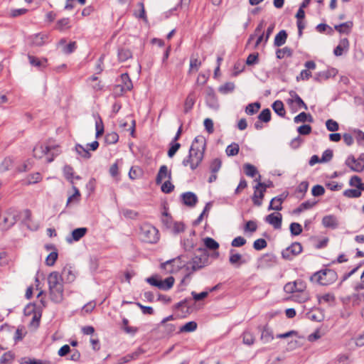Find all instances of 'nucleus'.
Returning <instances> with one entry per match:
<instances>
[{"instance_id":"0eeeda50","label":"nucleus","mask_w":364,"mask_h":364,"mask_svg":"<svg viewBox=\"0 0 364 364\" xmlns=\"http://www.w3.org/2000/svg\"><path fill=\"white\" fill-rule=\"evenodd\" d=\"M306 289V283L300 279L289 282L284 287V291L287 294H292V295L295 294L299 291L305 290Z\"/></svg>"},{"instance_id":"c756f323","label":"nucleus","mask_w":364,"mask_h":364,"mask_svg":"<svg viewBox=\"0 0 364 364\" xmlns=\"http://www.w3.org/2000/svg\"><path fill=\"white\" fill-rule=\"evenodd\" d=\"M195 235V231L191 232L189 237L185 239L182 242V245L186 251H191L195 246V242L193 236Z\"/></svg>"},{"instance_id":"a211bd4d","label":"nucleus","mask_w":364,"mask_h":364,"mask_svg":"<svg viewBox=\"0 0 364 364\" xmlns=\"http://www.w3.org/2000/svg\"><path fill=\"white\" fill-rule=\"evenodd\" d=\"M87 232V229L86 228H79L73 230L71 232V235L67 237L66 241L68 243H72L73 242L79 241L82 237H83Z\"/></svg>"},{"instance_id":"393cba45","label":"nucleus","mask_w":364,"mask_h":364,"mask_svg":"<svg viewBox=\"0 0 364 364\" xmlns=\"http://www.w3.org/2000/svg\"><path fill=\"white\" fill-rule=\"evenodd\" d=\"M182 199L185 205L194 206L198 200L196 195L192 192H186L182 194Z\"/></svg>"},{"instance_id":"bb28decb","label":"nucleus","mask_w":364,"mask_h":364,"mask_svg":"<svg viewBox=\"0 0 364 364\" xmlns=\"http://www.w3.org/2000/svg\"><path fill=\"white\" fill-rule=\"evenodd\" d=\"M47 38L48 36L46 34L41 33L33 35L31 37V41L33 45L36 46H41L46 43Z\"/></svg>"},{"instance_id":"aec40b11","label":"nucleus","mask_w":364,"mask_h":364,"mask_svg":"<svg viewBox=\"0 0 364 364\" xmlns=\"http://www.w3.org/2000/svg\"><path fill=\"white\" fill-rule=\"evenodd\" d=\"M322 224L325 228L336 229L338 226V221L335 215H328L323 218Z\"/></svg>"},{"instance_id":"9d476101","label":"nucleus","mask_w":364,"mask_h":364,"mask_svg":"<svg viewBox=\"0 0 364 364\" xmlns=\"http://www.w3.org/2000/svg\"><path fill=\"white\" fill-rule=\"evenodd\" d=\"M255 38H257L254 46L255 48L258 47L262 42L264 43L265 36L262 24H259L254 33L250 36L247 43L250 44Z\"/></svg>"},{"instance_id":"473e14b6","label":"nucleus","mask_w":364,"mask_h":364,"mask_svg":"<svg viewBox=\"0 0 364 364\" xmlns=\"http://www.w3.org/2000/svg\"><path fill=\"white\" fill-rule=\"evenodd\" d=\"M119 62H124L132 57V54L129 49L120 48L117 53Z\"/></svg>"},{"instance_id":"de8ad7c7","label":"nucleus","mask_w":364,"mask_h":364,"mask_svg":"<svg viewBox=\"0 0 364 364\" xmlns=\"http://www.w3.org/2000/svg\"><path fill=\"white\" fill-rule=\"evenodd\" d=\"M306 121L312 122L313 118L310 114H307L305 112H301L300 114L296 115L294 119V122L295 123L305 122Z\"/></svg>"},{"instance_id":"338daca9","label":"nucleus","mask_w":364,"mask_h":364,"mask_svg":"<svg viewBox=\"0 0 364 364\" xmlns=\"http://www.w3.org/2000/svg\"><path fill=\"white\" fill-rule=\"evenodd\" d=\"M57 258L58 252L56 251L51 252L46 259V264L48 266H53L54 265Z\"/></svg>"},{"instance_id":"39448f33","label":"nucleus","mask_w":364,"mask_h":364,"mask_svg":"<svg viewBox=\"0 0 364 364\" xmlns=\"http://www.w3.org/2000/svg\"><path fill=\"white\" fill-rule=\"evenodd\" d=\"M183 266L184 262H182L181 257H178L162 263L161 267L167 272L173 273L179 270Z\"/></svg>"},{"instance_id":"4d7b16f0","label":"nucleus","mask_w":364,"mask_h":364,"mask_svg":"<svg viewBox=\"0 0 364 364\" xmlns=\"http://www.w3.org/2000/svg\"><path fill=\"white\" fill-rule=\"evenodd\" d=\"M316 204L315 201H305L302 203L295 210L296 213H301L305 210H308L314 207Z\"/></svg>"},{"instance_id":"37998d69","label":"nucleus","mask_w":364,"mask_h":364,"mask_svg":"<svg viewBox=\"0 0 364 364\" xmlns=\"http://www.w3.org/2000/svg\"><path fill=\"white\" fill-rule=\"evenodd\" d=\"M317 298H318V301L319 304H322V303L331 304L335 301L334 295L331 293H327L322 296L318 295Z\"/></svg>"},{"instance_id":"cd10ccee","label":"nucleus","mask_w":364,"mask_h":364,"mask_svg":"<svg viewBox=\"0 0 364 364\" xmlns=\"http://www.w3.org/2000/svg\"><path fill=\"white\" fill-rule=\"evenodd\" d=\"M261 339L264 343H267L274 340L273 331L267 326H264L262 333Z\"/></svg>"},{"instance_id":"f3484780","label":"nucleus","mask_w":364,"mask_h":364,"mask_svg":"<svg viewBox=\"0 0 364 364\" xmlns=\"http://www.w3.org/2000/svg\"><path fill=\"white\" fill-rule=\"evenodd\" d=\"M265 221L272 225L275 229H280L282 216L280 213H272L266 216Z\"/></svg>"},{"instance_id":"c85d7f7f","label":"nucleus","mask_w":364,"mask_h":364,"mask_svg":"<svg viewBox=\"0 0 364 364\" xmlns=\"http://www.w3.org/2000/svg\"><path fill=\"white\" fill-rule=\"evenodd\" d=\"M48 146L49 155L47 156V162L50 163L54 160L55 157L60 154L61 150L58 145H48Z\"/></svg>"},{"instance_id":"6ab92c4d","label":"nucleus","mask_w":364,"mask_h":364,"mask_svg":"<svg viewBox=\"0 0 364 364\" xmlns=\"http://www.w3.org/2000/svg\"><path fill=\"white\" fill-rule=\"evenodd\" d=\"M167 178L168 180H171V172L168 170V167L166 165H162L157 173L156 182L157 184L161 183L162 181Z\"/></svg>"},{"instance_id":"2eb2a0df","label":"nucleus","mask_w":364,"mask_h":364,"mask_svg":"<svg viewBox=\"0 0 364 364\" xmlns=\"http://www.w3.org/2000/svg\"><path fill=\"white\" fill-rule=\"evenodd\" d=\"M122 85L116 86L115 90L117 92L120 93L130 90L132 88V82L127 73L122 74L121 75Z\"/></svg>"},{"instance_id":"6e6552de","label":"nucleus","mask_w":364,"mask_h":364,"mask_svg":"<svg viewBox=\"0 0 364 364\" xmlns=\"http://www.w3.org/2000/svg\"><path fill=\"white\" fill-rule=\"evenodd\" d=\"M205 100L208 106L213 109H218L219 104L214 90L208 87L205 89Z\"/></svg>"},{"instance_id":"4be33fe9","label":"nucleus","mask_w":364,"mask_h":364,"mask_svg":"<svg viewBox=\"0 0 364 364\" xmlns=\"http://www.w3.org/2000/svg\"><path fill=\"white\" fill-rule=\"evenodd\" d=\"M229 262L231 264L240 267L242 264L245 263V261L242 259V256L236 253L235 250L232 249L230 250V258Z\"/></svg>"},{"instance_id":"20e7f679","label":"nucleus","mask_w":364,"mask_h":364,"mask_svg":"<svg viewBox=\"0 0 364 364\" xmlns=\"http://www.w3.org/2000/svg\"><path fill=\"white\" fill-rule=\"evenodd\" d=\"M198 251L200 252V255L193 257L189 263L194 271L206 266L208 262V255L205 253V249L199 248Z\"/></svg>"},{"instance_id":"c9c22d12","label":"nucleus","mask_w":364,"mask_h":364,"mask_svg":"<svg viewBox=\"0 0 364 364\" xmlns=\"http://www.w3.org/2000/svg\"><path fill=\"white\" fill-rule=\"evenodd\" d=\"M308 319L313 321H321L323 319V316L320 311H311L306 314Z\"/></svg>"},{"instance_id":"864d4df0","label":"nucleus","mask_w":364,"mask_h":364,"mask_svg":"<svg viewBox=\"0 0 364 364\" xmlns=\"http://www.w3.org/2000/svg\"><path fill=\"white\" fill-rule=\"evenodd\" d=\"M161 284L162 287H158L159 289L163 290H168L173 287L174 284V278L173 277H167L164 281L161 280Z\"/></svg>"},{"instance_id":"f704fd0d","label":"nucleus","mask_w":364,"mask_h":364,"mask_svg":"<svg viewBox=\"0 0 364 364\" xmlns=\"http://www.w3.org/2000/svg\"><path fill=\"white\" fill-rule=\"evenodd\" d=\"M337 73V70L334 68H331L327 70H324L318 73L316 75V79L327 80L332 76H335Z\"/></svg>"},{"instance_id":"5fc2aeb1","label":"nucleus","mask_w":364,"mask_h":364,"mask_svg":"<svg viewBox=\"0 0 364 364\" xmlns=\"http://www.w3.org/2000/svg\"><path fill=\"white\" fill-rule=\"evenodd\" d=\"M260 108V104L258 102L249 104L245 109V112L249 115H252L258 112Z\"/></svg>"},{"instance_id":"72a5a7b5","label":"nucleus","mask_w":364,"mask_h":364,"mask_svg":"<svg viewBox=\"0 0 364 364\" xmlns=\"http://www.w3.org/2000/svg\"><path fill=\"white\" fill-rule=\"evenodd\" d=\"M185 230V225L181 222H175L173 221V223H171V225L168 228V230H170L173 234H178L182 232H183Z\"/></svg>"},{"instance_id":"774afa93","label":"nucleus","mask_w":364,"mask_h":364,"mask_svg":"<svg viewBox=\"0 0 364 364\" xmlns=\"http://www.w3.org/2000/svg\"><path fill=\"white\" fill-rule=\"evenodd\" d=\"M20 364H50L48 361H42L40 360L36 359H28L21 358L20 360Z\"/></svg>"},{"instance_id":"052dcab7","label":"nucleus","mask_w":364,"mask_h":364,"mask_svg":"<svg viewBox=\"0 0 364 364\" xmlns=\"http://www.w3.org/2000/svg\"><path fill=\"white\" fill-rule=\"evenodd\" d=\"M282 204L280 199L273 198L270 201L269 210H281L282 208Z\"/></svg>"},{"instance_id":"c03bdc74","label":"nucleus","mask_w":364,"mask_h":364,"mask_svg":"<svg viewBox=\"0 0 364 364\" xmlns=\"http://www.w3.org/2000/svg\"><path fill=\"white\" fill-rule=\"evenodd\" d=\"M195 104V99L193 94L191 93L188 95L184 103V112L188 113L193 108Z\"/></svg>"},{"instance_id":"dca6fc26","label":"nucleus","mask_w":364,"mask_h":364,"mask_svg":"<svg viewBox=\"0 0 364 364\" xmlns=\"http://www.w3.org/2000/svg\"><path fill=\"white\" fill-rule=\"evenodd\" d=\"M134 16L136 17V18L142 22L147 23L148 22V18L146 16V13L144 8V4L143 2H138L136 9L134 11Z\"/></svg>"},{"instance_id":"ea45409f","label":"nucleus","mask_w":364,"mask_h":364,"mask_svg":"<svg viewBox=\"0 0 364 364\" xmlns=\"http://www.w3.org/2000/svg\"><path fill=\"white\" fill-rule=\"evenodd\" d=\"M16 222V215L14 213H7L4 217V223L6 228H9L14 225Z\"/></svg>"},{"instance_id":"4c0bfd02","label":"nucleus","mask_w":364,"mask_h":364,"mask_svg":"<svg viewBox=\"0 0 364 364\" xmlns=\"http://www.w3.org/2000/svg\"><path fill=\"white\" fill-rule=\"evenodd\" d=\"M350 299L353 305H360L364 302V292L355 291L350 296Z\"/></svg>"},{"instance_id":"49530a36","label":"nucleus","mask_w":364,"mask_h":364,"mask_svg":"<svg viewBox=\"0 0 364 364\" xmlns=\"http://www.w3.org/2000/svg\"><path fill=\"white\" fill-rule=\"evenodd\" d=\"M197 323L195 321H189L180 328V332H193L197 328Z\"/></svg>"},{"instance_id":"f8f14e48","label":"nucleus","mask_w":364,"mask_h":364,"mask_svg":"<svg viewBox=\"0 0 364 364\" xmlns=\"http://www.w3.org/2000/svg\"><path fill=\"white\" fill-rule=\"evenodd\" d=\"M60 276L67 283H72L75 280L76 272L70 265H66L63 267Z\"/></svg>"},{"instance_id":"79ce46f5","label":"nucleus","mask_w":364,"mask_h":364,"mask_svg":"<svg viewBox=\"0 0 364 364\" xmlns=\"http://www.w3.org/2000/svg\"><path fill=\"white\" fill-rule=\"evenodd\" d=\"M14 160L11 157H6L0 164V172L8 171L13 166Z\"/></svg>"},{"instance_id":"a18cd8bd","label":"nucleus","mask_w":364,"mask_h":364,"mask_svg":"<svg viewBox=\"0 0 364 364\" xmlns=\"http://www.w3.org/2000/svg\"><path fill=\"white\" fill-rule=\"evenodd\" d=\"M235 89V85L233 82H229L221 85L218 88V91L222 94H228L232 92Z\"/></svg>"},{"instance_id":"58836bf2","label":"nucleus","mask_w":364,"mask_h":364,"mask_svg":"<svg viewBox=\"0 0 364 364\" xmlns=\"http://www.w3.org/2000/svg\"><path fill=\"white\" fill-rule=\"evenodd\" d=\"M75 150L79 156L85 159H89L91 156L89 150L80 144H76L75 146Z\"/></svg>"},{"instance_id":"a19ab883","label":"nucleus","mask_w":364,"mask_h":364,"mask_svg":"<svg viewBox=\"0 0 364 364\" xmlns=\"http://www.w3.org/2000/svg\"><path fill=\"white\" fill-rule=\"evenodd\" d=\"M293 50L288 48L284 47L281 49H278L276 52V55L278 59H282L284 57H290L292 55Z\"/></svg>"},{"instance_id":"4468645a","label":"nucleus","mask_w":364,"mask_h":364,"mask_svg":"<svg viewBox=\"0 0 364 364\" xmlns=\"http://www.w3.org/2000/svg\"><path fill=\"white\" fill-rule=\"evenodd\" d=\"M33 152L35 158L43 159L46 157V160L47 161V156L49 155V146L46 144H38L35 146Z\"/></svg>"},{"instance_id":"5701e85b","label":"nucleus","mask_w":364,"mask_h":364,"mask_svg":"<svg viewBox=\"0 0 364 364\" xmlns=\"http://www.w3.org/2000/svg\"><path fill=\"white\" fill-rule=\"evenodd\" d=\"M310 299V294L305 290L299 291L295 294H293L291 299L298 303H304L309 301Z\"/></svg>"},{"instance_id":"09e8293b","label":"nucleus","mask_w":364,"mask_h":364,"mask_svg":"<svg viewBox=\"0 0 364 364\" xmlns=\"http://www.w3.org/2000/svg\"><path fill=\"white\" fill-rule=\"evenodd\" d=\"M242 341L244 344L251 346L255 342V336L252 333L245 331L242 334Z\"/></svg>"},{"instance_id":"13d9d810","label":"nucleus","mask_w":364,"mask_h":364,"mask_svg":"<svg viewBox=\"0 0 364 364\" xmlns=\"http://www.w3.org/2000/svg\"><path fill=\"white\" fill-rule=\"evenodd\" d=\"M352 24H335L334 28L340 33H348Z\"/></svg>"},{"instance_id":"f257e3e1","label":"nucleus","mask_w":364,"mask_h":364,"mask_svg":"<svg viewBox=\"0 0 364 364\" xmlns=\"http://www.w3.org/2000/svg\"><path fill=\"white\" fill-rule=\"evenodd\" d=\"M205 145V139L203 136H196L191 144L188 157L182 161L183 166H189L192 170H195L203 159Z\"/></svg>"},{"instance_id":"bf43d9fd","label":"nucleus","mask_w":364,"mask_h":364,"mask_svg":"<svg viewBox=\"0 0 364 364\" xmlns=\"http://www.w3.org/2000/svg\"><path fill=\"white\" fill-rule=\"evenodd\" d=\"M290 232L292 235H299L302 232V227L298 223H292L289 226Z\"/></svg>"},{"instance_id":"680f3d73","label":"nucleus","mask_w":364,"mask_h":364,"mask_svg":"<svg viewBox=\"0 0 364 364\" xmlns=\"http://www.w3.org/2000/svg\"><path fill=\"white\" fill-rule=\"evenodd\" d=\"M204 244L210 250H217L219 247V244L211 237H206L204 240Z\"/></svg>"},{"instance_id":"603ef678","label":"nucleus","mask_w":364,"mask_h":364,"mask_svg":"<svg viewBox=\"0 0 364 364\" xmlns=\"http://www.w3.org/2000/svg\"><path fill=\"white\" fill-rule=\"evenodd\" d=\"M239 145L236 143H232L231 144H230L229 146H228V147L226 148V154L228 156H235L238 154L239 152Z\"/></svg>"},{"instance_id":"7ed1b4c3","label":"nucleus","mask_w":364,"mask_h":364,"mask_svg":"<svg viewBox=\"0 0 364 364\" xmlns=\"http://www.w3.org/2000/svg\"><path fill=\"white\" fill-rule=\"evenodd\" d=\"M139 237L142 241L148 243H156L159 239L158 230L148 223L140 227Z\"/></svg>"},{"instance_id":"ddd939ff","label":"nucleus","mask_w":364,"mask_h":364,"mask_svg":"<svg viewBox=\"0 0 364 364\" xmlns=\"http://www.w3.org/2000/svg\"><path fill=\"white\" fill-rule=\"evenodd\" d=\"M345 164L348 166L352 171L362 172L364 170L363 165L361 164L358 161V159H355L353 155H350L347 157Z\"/></svg>"},{"instance_id":"8fccbe9b","label":"nucleus","mask_w":364,"mask_h":364,"mask_svg":"<svg viewBox=\"0 0 364 364\" xmlns=\"http://www.w3.org/2000/svg\"><path fill=\"white\" fill-rule=\"evenodd\" d=\"M362 191L358 189H346L343 191V196L349 198H359Z\"/></svg>"},{"instance_id":"a878e982","label":"nucleus","mask_w":364,"mask_h":364,"mask_svg":"<svg viewBox=\"0 0 364 364\" xmlns=\"http://www.w3.org/2000/svg\"><path fill=\"white\" fill-rule=\"evenodd\" d=\"M28 59L30 64L32 66H34V67H36L38 68H45L46 66V63H47L46 58L39 59L35 56L28 55Z\"/></svg>"},{"instance_id":"412c9836","label":"nucleus","mask_w":364,"mask_h":364,"mask_svg":"<svg viewBox=\"0 0 364 364\" xmlns=\"http://www.w3.org/2000/svg\"><path fill=\"white\" fill-rule=\"evenodd\" d=\"M349 43L347 38H343L340 41L338 45L335 48L333 54L336 56H341L343 53L348 50Z\"/></svg>"},{"instance_id":"7c9ffc66","label":"nucleus","mask_w":364,"mask_h":364,"mask_svg":"<svg viewBox=\"0 0 364 364\" xmlns=\"http://www.w3.org/2000/svg\"><path fill=\"white\" fill-rule=\"evenodd\" d=\"M287 34L284 30L280 31L274 38V46L279 47L284 45L287 41Z\"/></svg>"},{"instance_id":"b1692460","label":"nucleus","mask_w":364,"mask_h":364,"mask_svg":"<svg viewBox=\"0 0 364 364\" xmlns=\"http://www.w3.org/2000/svg\"><path fill=\"white\" fill-rule=\"evenodd\" d=\"M65 40L61 39L58 43V47L60 48L62 52L65 54H70L76 48L75 42H70L69 44L65 45Z\"/></svg>"},{"instance_id":"423d86ee","label":"nucleus","mask_w":364,"mask_h":364,"mask_svg":"<svg viewBox=\"0 0 364 364\" xmlns=\"http://www.w3.org/2000/svg\"><path fill=\"white\" fill-rule=\"evenodd\" d=\"M302 251V246L299 242H294L282 252L284 259L291 260Z\"/></svg>"},{"instance_id":"6e6d98bb","label":"nucleus","mask_w":364,"mask_h":364,"mask_svg":"<svg viewBox=\"0 0 364 364\" xmlns=\"http://www.w3.org/2000/svg\"><path fill=\"white\" fill-rule=\"evenodd\" d=\"M244 171L245 174L250 177H254L257 173L255 166L250 164H244Z\"/></svg>"},{"instance_id":"2f4dec72","label":"nucleus","mask_w":364,"mask_h":364,"mask_svg":"<svg viewBox=\"0 0 364 364\" xmlns=\"http://www.w3.org/2000/svg\"><path fill=\"white\" fill-rule=\"evenodd\" d=\"M349 185L355 187L356 189L364 191V183H362L361 178L358 176H353L350 178Z\"/></svg>"},{"instance_id":"0e129e2a","label":"nucleus","mask_w":364,"mask_h":364,"mask_svg":"<svg viewBox=\"0 0 364 364\" xmlns=\"http://www.w3.org/2000/svg\"><path fill=\"white\" fill-rule=\"evenodd\" d=\"M258 118L260 121L264 122H268L271 119V112L269 109H263L259 114Z\"/></svg>"},{"instance_id":"1a4fd4ad","label":"nucleus","mask_w":364,"mask_h":364,"mask_svg":"<svg viewBox=\"0 0 364 364\" xmlns=\"http://www.w3.org/2000/svg\"><path fill=\"white\" fill-rule=\"evenodd\" d=\"M267 186L263 183L259 182L255 186V191L252 197V201L255 205L260 206L262 205V200L264 197V193L265 192Z\"/></svg>"},{"instance_id":"e2e57ef3","label":"nucleus","mask_w":364,"mask_h":364,"mask_svg":"<svg viewBox=\"0 0 364 364\" xmlns=\"http://www.w3.org/2000/svg\"><path fill=\"white\" fill-rule=\"evenodd\" d=\"M14 359V355L11 351L6 352L0 358V363L2 364H8Z\"/></svg>"},{"instance_id":"e433bc0d","label":"nucleus","mask_w":364,"mask_h":364,"mask_svg":"<svg viewBox=\"0 0 364 364\" xmlns=\"http://www.w3.org/2000/svg\"><path fill=\"white\" fill-rule=\"evenodd\" d=\"M272 109L280 117L285 115V110L284 108V104L280 100H277L272 104Z\"/></svg>"},{"instance_id":"f03ea898","label":"nucleus","mask_w":364,"mask_h":364,"mask_svg":"<svg viewBox=\"0 0 364 364\" xmlns=\"http://www.w3.org/2000/svg\"><path fill=\"white\" fill-rule=\"evenodd\" d=\"M47 280L50 299L55 303L62 302L64 296V288L63 278L59 272H50Z\"/></svg>"},{"instance_id":"69168bd1","label":"nucleus","mask_w":364,"mask_h":364,"mask_svg":"<svg viewBox=\"0 0 364 364\" xmlns=\"http://www.w3.org/2000/svg\"><path fill=\"white\" fill-rule=\"evenodd\" d=\"M221 161L219 159H215L212 161L210 165V169L211 171V173H216L221 167Z\"/></svg>"},{"instance_id":"9b49d317","label":"nucleus","mask_w":364,"mask_h":364,"mask_svg":"<svg viewBox=\"0 0 364 364\" xmlns=\"http://www.w3.org/2000/svg\"><path fill=\"white\" fill-rule=\"evenodd\" d=\"M290 98L287 100L288 104L292 107L304 108L305 110L308 109L306 105L302 99L294 91L289 92Z\"/></svg>"},{"instance_id":"3c124183","label":"nucleus","mask_w":364,"mask_h":364,"mask_svg":"<svg viewBox=\"0 0 364 364\" xmlns=\"http://www.w3.org/2000/svg\"><path fill=\"white\" fill-rule=\"evenodd\" d=\"M96 137L98 138L104 132L103 122L100 116H97L95 121Z\"/></svg>"}]
</instances>
